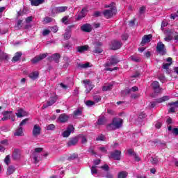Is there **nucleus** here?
I'll use <instances>...</instances> for the list:
<instances>
[{
    "mask_svg": "<svg viewBox=\"0 0 178 178\" xmlns=\"http://www.w3.org/2000/svg\"><path fill=\"white\" fill-rule=\"evenodd\" d=\"M122 126H123V119L113 118L112 122L106 125V129L108 131H112L120 129Z\"/></svg>",
    "mask_w": 178,
    "mask_h": 178,
    "instance_id": "nucleus-1",
    "label": "nucleus"
},
{
    "mask_svg": "<svg viewBox=\"0 0 178 178\" xmlns=\"http://www.w3.org/2000/svg\"><path fill=\"white\" fill-rule=\"evenodd\" d=\"M105 8H110V10H105L103 12V15L106 19H111L113 17V15H116V7L115 6V3L112 2L109 5H106Z\"/></svg>",
    "mask_w": 178,
    "mask_h": 178,
    "instance_id": "nucleus-2",
    "label": "nucleus"
},
{
    "mask_svg": "<svg viewBox=\"0 0 178 178\" xmlns=\"http://www.w3.org/2000/svg\"><path fill=\"white\" fill-rule=\"evenodd\" d=\"M156 51L159 55H166V47L162 42H159L156 47Z\"/></svg>",
    "mask_w": 178,
    "mask_h": 178,
    "instance_id": "nucleus-3",
    "label": "nucleus"
},
{
    "mask_svg": "<svg viewBox=\"0 0 178 178\" xmlns=\"http://www.w3.org/2000/svg\"><path fill=\"white\" fill-rule=\"evenodd\" d=\"M83 84L85 86L86 94H90L91 90L94 88V85L91 84V81L90 79H84L83 81Z\"/></svg>",
    "mask_w": 178,
    "mask_h": 178,
    "instance_id": "nucleus-4",
    "label": "nucleus"
},
{
    "mask_svg": "<svg viewBox=\"0 0 178 178\" xmlns=\"http://www.w3.org/2000/svg\"><path fill=\"white\" fill-rule=\"evenodd\" d=\"M83 84L85 86L86 94H90L91 90L94 88V85L91 84V81L90 79H84L83 81Z\"/></svg>",
    "mask_w": 178,
    "mask_h": 178,
    "instance_id": "nucleus-5",
    "label": "nucleus"
},
{
    "mask_svg": "<svg viewBox=\"0 0 178 178\" xmlns=\"http://www.w3.org/2000/svg\"><path fill=\"white\" fill-rule=\"evenodd\" d=\"M83 84L85 86L86 94H90L91 90L94 88V85L91 84V81L90 79H84L83 81Z\"/></svg>",
    "mask_w": 178,
    "mask_h": 178,
    "instance_id": "nucleus-6",
    "label": "nucleus"
},
{
    "mask_svg": "<svg viewBox=\"0 0 178 178\" xmlns=\"http://www.w3.org/2000/svg\"><path fill=\"white\" fill-rule=\"evenodd\" d=\"M110 158H112L114 161H120V158H122V151L115 149L110 153Z\"/></svg>",
    "mask_w": 178,
    "mask_h": 178,
    "instance_id": "nucleus-7",
    "label": "nucleus"
},
{
    "mask_svg": "<svg viewBox=\"0 0 178 178\" xmlns=\"http://www.w3.org/2000/svg\"><path fill=\"white\" fill-rule=\"evenodd\" d=\"M67 9H69V7L67 6H58V7H56L54 8L51 10V13H53V15H58L59 13H63L64 12H66V10H67Z\"/></svg>",
    "mask_w": 178,
    "mask_h": 178,
    "instance_id": "nucleus-8",
    "label": "nucleus"
},
{
    "mask_svg": "<svg viewBox=\"0 0 178 178\" xmlns=\"http://www.w3.org/2000/svg\"><path fill=\"white\" fill-rule=\"evenodd\" d=\"M47 56H48V53H44L36 56L33 58H32L31 63H38V62L42 60V59H45Z\"/></svg>",
    "mask_w": 178,
    "mask_h": 178,
    "instance_id": "nucleus-9",
    "label": "nucleus"
},
{
    "mask_svg": "<svg viewBox=\"0 0 178 178\" xmlns=\"http://www.w3.org/2000/svg\"><path fill=\"white\" fill-rule=\"evenodd\" d=\"M50 62L54 61L56 63H59V59H60V54L59 53H55L47 58Z\"/></svg>",
    "mask_w": 178,
    "mask_h": 178,
    "instance_id": "nucleus-10",
    "label": "nucleus"
},
{
    "mask_svg": "<svg viewBox=\"0 0 178 178\" xmlns=\"http://www.w3.org/2000/svg\"><path fill=\"white\" fill-rule=\"evenodd\" d=\"M151 40H152V35H145L143 37L142 41L140 42L142 47H143V45H145V44H148V42H151Z\"/></svg>",
    "mask_w": 178,
    "mask_h": 178,
    "instance_id": "nucleus-11",
    "label": "nucleus"
},
{
    "mask_svg": "<svg viewBox=\"0 0 178 178\" xmlns=\"http://www.w3.org/2000/svg\"><path fill=\"white\" fill-rule=\"evenodd\" d=\"M97 124L98 126H105L106 123H108V120L106 119V117L104 115H101L99 117L97 121Z\"/></svg>",
    "mask_w": 178,
    "mask_h": 178,
    "instance_id": "nucleus-12",
    "label": "nucleus"
},
{
    "mask_svg": "<svg viewBox=\"0 0 178 178\" xmlns=\"http://www.w3.org/2000/svg\"><path fill=\"white\" fill-rule=\"evenodd\" d=\"M32 134H33V137H37L38 136H40V134H41V127H39L38 124H35L33 126Z\"/></svg>",
    "mask_w": 178,
    "mask_h": 178,
    "instance_id": "nucleus-13",
    "label": "nucleus"
},
{
    "mask_svg": "<svg viewBox=\"0 0 178 178\" xmlns=\"http://www.w3.org/2000/svg\"><path fill=\"white\" fill-rule=\"evenodd\" d=\"M74 131V127L73 125H69L67 130L63 132V137H69L72 134V131Z\"/></svg>",
    "mask_w": 178,
    "mask_h": 178,
    "instance_id": "nucleus-14",
    "label": "nucleus"
},
{
    "mask_svg": "<svg viewBox=\"0 0 178 178\" xmlns=\"http://www.w3.org/2000/svg\"><path fill=\"white\" fill-rule=\"evenodd\" d=\"M95 51L93 52L95 54H101L102 52V49L101 47H102V43L101 42H96L95 44Z\"/></svg>",
    "mask_w": 178,
    "mask_h": 178,
    "instance_id": "nucleus-15",
    "label": "nucleus"
},
{
    "mask_svg": "<svg viewBox=\"0 0 178 178\" xmlns=\"http://www.w3.org/2000/svg\"><path fill=\"white\" fill-rule=\"evenodd\" d=\"M81 30L85 33H91L92 26L90 24H85L81 26Z\"/></svg>",
    "mask_w": 178,
    "mask_h": 178,
    "instance_id": "nucleus-16",
    "label": "nucleus"
},
{
    "mask_svg": "<svg viewBox=\"0 0 178 178\" xmlns=\"http://www.w3.org/2000/svg\"><path fill=\"white\" fill-rule=\"evenodd\" d=\"M152 88H153L154 92H161V86H159V82L154 81L152 83Z\"/></svg>",
    "mask_w": 178,
    "mask_h": 178,
    "instance_id": "nucleus-17",
    "label": "nucleus"
},
{
    "mask_svg": "<svg viewBox=\"0 0 178 178\" xmlns=\"http://www.w3.org/2000/svg\"><path fill=\"white\" fill-rule=\"evenodd\" d=\"M77 143H79V138L77 136L71 138L67 143V147H72L73 145H76Z\"/></svg>",
    "mask_w": 178,
    "mask_h": 178,
    "instance_id": "nucleus-18",
    "label": "nucleus"
},
{
    "mask_svg": "<svg viewBox=\"0 0 178 178\" xmlns=\"http://www.w3.org/2000/svg\"><path fill=\"white\" fill-rule=\"evenodd\" d=\"M118 62H119V60H118V58H115V56H112L111 58L109 60V61L106 63L105 66H106L107 67H109V66L116 65Z\"/></svg>",
    "mask_w": 178,
    "mask_h": 178,
    "instance_id": "nucleus-19",
    "label": "nucleus"
},
{
    "mask_svg": "<svg viewBox=\"0 0 178 178\" xmlns=\"http://www.w3.org/2000/svg\"><path fill=\"white\" fill-rule=\"evenodd\" d=\"M21 156V154H20V149H15L13 152V155H12V158L14 161H17L19 160V159Z\"/></svg>",
    "mask_w": 178,
    "mask_h": 178,
    "instance_id": "nucleus-20",
    "label": "nucleus"
},
{
    "mask_svg": "<svg viewBox=\"0 0 178 178\" xmlns=\"http://www.w3.org/2000/svg\"><path fill=\"white\" fill-rule=\"evenodd\" d=\"M122 47V42L120 41L114 40L111 42V49L116 51V49H119Z\"/></svg>",
    "mask_w": 178,
    "mask_h": 178,
    "instance_id": "nucleus-21",
    "label": "nucleus"
},
{
    "mask_svg": "<svg viewBox=\"0 0 178 178\" xmlns=\"http://www.w3.org/2000/svg\"><path fill=\"white\" fill-rule=\"evenodd\" d=\"M17 118H23L24 116H27L29 115L27 112H26L23 108H19L17 110V112L15 113Z\"/></svg>",
    "mask_w": 178,
    "mask_h": 178,
    "instance_id": "nucleus-22",
    "label": "nucleus"
},
{
    "mask_svg": "<svg viewBox=\"0 0 178 178\" xmlns=\"http://www.w3.org/2000/svg\"><path fill=\"white\" fill-rule=\"evenodd\" d=\"M39 76H40V72L38 71L32 72L29 74V77L31 80H37V79H38Z\"/></svg>",
    "mask_w": 178,
    "mask_h": 178,
    "instance_id": "nucleus-23",
    "label": "nucleus"
},
{
    "mask_svg": "<svg viewBox=\"0 0 178 178\" xmlns=\"http://www.w3.org/2000/svg\"><path fill=\"white\" fill-rule=\"evenodd\" d=\"M60 123H66L69 120V117L65 113L60 114L58 118Z\"/></svg>",
    "mask_w": 178,
    "mask_h": 178,
    "instance_id": "nucleus-24",
    "label": "nucleus"
},
{
    "mask_svg": "<svg viewBox=\"0 0 178 178\" xmlns=\"http://www.w3.org/2000/svg\"><path fill=\"white\" fill-rule=\"evenodd\" d=\"M22 55H23V54H22V52L20 51L15 53V56L12 59V62H13L14 63H16V62H19V60H20V58H22Z\"/></svg>",
    "mask_w": 178,
    "mask_h": 178,
    "instance_id": "nucleus-25",
    "label": "nucleus"
},
{
    "mask_svg": "<svg viewBox=\"0 0 178 178\" xmlns=\"http://www.w3.org/2000/svg\"><path fill=\"white\" fill-rule=\"evenodd\" d=\"M10 113H12V111H6L3 113V118H1V120H9L10 119Z\"/></svg>",
    "mask_w": 178,
    "mask_h": 178,
    "instance_id": "nucleus-26",
    "label": "nucleus"
},
{
    "mask_svg": "<svg viewBox=\"0 0 178 178\" xmlns=\"http://www.w3.org/2000/svg\"><path fill=\"white\" fill-rule=\"evenodd\" d=\"M56 101H58V95H55L54 96H52L49 99L47 103L49 104V105H50V106H52V105H54V104H55Z\"/></svg>",
    "mask_w": 178,
    "mask_h": 178,
    "instance_id": "nucleus-27",
    "label": "nucleus"
},
{
    "mask_svg": "<svg viewBox=\"0 0 178 178\" xmlns=\"http://www.w3.org/2000/svg\"><path fill=\"white\" fill-rule=\"evenodd\" d=\"M76 51L80 54H83V52H84L85 51H88V46L84 45V46L76 47Z\"/></svg>",
    "mask_w": 178,
    "mask_h": 178,
    "instance_id": "nucleus-28",
    "label": "nucleus"
},
{
    "mask_svg": "<svg viewBox=\"0 0 178 178\" xmlns=\"http://www.w3.org/2000/svg\"><path fill=\"white\" fill-rule=\"evenodd\" d=\"M32 6H38L39 5H41L42 3H44V1L45 0H30Z\"/></svg>",
    "mask_w": 178,
    "mask_h": 178,
    "instance_id": "nucleus-29",
    "label": "nucleus"
},
{
    "mask_svg": "<svg viewBox=\"0 0 178 178\" xmlns=\"http://www.w3.org/2000/svg\"><path fill=\"white\" fill-rule=\"evenodd\" d=\"M14 136L22 137L23 136V127H19L14 133Z\"/></svg>",
    "mask_w": 178,
    "mask_h": 178,
    "instance_id": "nucleus-30",
    "label": "nucleus"
},
{
    "mask_svg": "<svg viewBox=\"0 0 178 178\" xmlns=\"http://www.w3.org/2000/svg\"><path fill=\"white\" fill-rule=\"evenodd\" d=\"M8 59H9L8 54L0 50V62L2 60H8Z\"/></svg>",
    "mask_w": 178,
    "mask_h": 178,
    "instance_id": "nucleus-31",
    "label": "nucleus"
},
{
    "mask_svg": "<svg viewBox=\"0 0 178 178\" xmlns=\"http://www.w3.org/2000/svg\"><path fill=\"white\" fill-rule=\"evenodd\" d=\"M8 59H9L8 54L0 50V62L2 60H8Z\"/></svg>",
    "mask_w": 178,
    "mask_h": 178,
    "instance_id": "nucleus-32",
    "label": "nucleus"
},
{
    "mask_svg": "<svg viewBox=\"0 0 178 178\" xmlns=\"http://www.w3.org/2000/svg\"><path fill=\"white\" fill-rule=\"evenodd\" d=\"M165 101H169L168 96H164L161 98H159L156 99V102H157V104H162V102H165Z\"/></svg>",
    "mask_w": 178,
    "mask_h": 178,
    "instance_id": "nucleus-33",
    "label": "nucleus"
},
{
    "mask_svg": "<svg viewBox=\"0 0 178 178\" xmlns=\"http://www.w3.org/2000/svg\"><path fill=\"white\" fill-rule=\"evenodd\" d=\"M61 22L63 24L67 25L70 23V19H69V15H65L61 19Z\"/></svg>",
    "mask_w": 178,
    "mask_h": 178,
    "instance_id": "nucleus-34",
    "label": "nucleus"
},
{
    "mask_svg": "<svg viewBox=\"0 0 178 178\" xmlns=\"http://www.w3.org/2000/svg\"><path fill=\"white\" fill-rule=\"evenodd\" d=\"M15 170H16L15 167L13 165H10L7 169V175H13V173H15Z\"/></svg>",
    "mask_w": 178,
    "mask_h": 178,
    "instance_id": "nucleus-35",
    "label": "nucleus"
},
{
    "mask_svg": "<svg viewBox=\"0 0 178 178\" xmlns=\"http://www.w3.org/2000/svg\"><path fill=\"white\" fill-rule=\"evenodd\" d=\"M73 115L74 118H77V116H81V115H83V111L80 108H78L74 111Z\"/></svg>",
    "mask_w": 178,
    "mask_h": 178,
    "instance_id": "nucleus-36",
    "label": "nucleus"
},
{
    "mask_svg": "<svg viewBox=\"0 0 178 178\" xmlns=\"http://www.w3.org/2000/svg\"><path fill=\"white\" fill-rule=\"evenodd\" d=\"M167 62L163 65V67H169L172 63V58L169 57L167 58Z\"/></svg>",
    "mask_w": 178,
    "mask_h": 178,
    "instance_id": "nucleus-37",
    "label": "nucleus"
},
{
    "mask_svg": "<svg viewBox=\"0 0 178 178\" xmlns=\"http://www.w3.org/2000/svg\"><path fill=\"white\" fill-rule=\"evenodd\" d=\"M129 175V173H127V172L126 171H121L118 173V178H126L127 177V175Z\"/></svg>",
    "mask_w": 178,
    "mask_h": 178,
    "instance_id": "nucleus-38",
    "label": "nucleus"
},
{
    "mask_svg": "<svg viewBox=\"0 0 178 178\" xmlns=\"http://www.w3.org/2000/svg\"><path fill=\"white\" fill-rule=\"evenodd\" d=\"M113 87V85L109 83L108 85L104 86L102 90L103 91H110V90H112Z\"/></svg>",
    "mask_w": 178,
    "mask_h": 178,
    "instance_id": "nucleus-39",
    "label": "nucleus"
},
{
    "mask_svg": "<svg viewBox=\"0 0 178 178\" xmlns=\"http://www.w3.org/2000/svg\"><path fill=\"white\" fill-rule=\"evenodd\" d=\"M77 158H79V155L76 153H74L68 156L67 161H74V159H77Z\"/></svg>",
    "mask_w": 178,
    "mask_h": 178,
    "instance_id": "nucleus-40",
    "label": "nucleus"
},
{
    "mask_svg": "<svg viewBox=\"0 0 178 178\" xmlns=\"http://www.w3.org/2000/svg\"><path fill=\"white\" fill-rule=\"evenodd\" d=\"M78 67H92V65L87 62L85 64H78Z\"/></svg>",
    "mask_w": 178,
    "mask_h": 178,
    "instance_id": "nucleus-41",
    "label": "nucleus"
},
{
    "mask_svg": "<svg viewBox=\"0 0 178 178\" xmlns=\"http://www.w3.org/2000/svg\"><path fill=\"white\" fill-rule=\"evenodd\" d=\"M53 20L54 19H52L50 17H45L43 19V22H44V24H47L48 23H51V22H52Z\"/></svg>",
    "mask_w": 178,
    "mask_h": 178,
    "instance_id": "nucleus-42",
    "label": "nucleus"
},
{
    "mask_svg": "<svg viewBox=\"0 0 178 178\" xmlns=\"http://www.w3.org/2000/svg\"><path fill=\"white\" fill-rule=\"evenodd\" d=\"M30 120V118H25L20 123H19V127H22V126H26L27 124V122Z\"/></svg>",
    "mask_w": 178,
    "mask_h": 178,
    "instance_id": "nucleus-43",
    "label": "nucleus"
},
{
    "mask_svg": "<svg viewBox=\"0 0 178 178\" xmlns=\"http://www.w3.org/2000/svg\"><path fill=\"white\" fill-rule=\"evenodd\" d=\"M150 162L152 163V165H156L159 161L158 160V157H152Z\"/></svg>",
    "mask_w": 178,
    "mask_h": 178,
    "instance_id": "nucleus-44",
    "label": "nucleus"
},
{
    "mask_svg": "<svg viewBox=\"0 0 178 178\" xmlns=\"http://www.w3.org/2000/svg\"><path fill=\"white\" fill-rule=\"evenodd\" d=\"M91 173L92 175H97V173H98V170H97V165L92 166Z\"/></svg>",
    "mask_w": 178,
    "mask_h": 178,
    "instance_id": "nucleus-45",
    "label": "nucleus"
},
{
    "mask_svg": "<svg viewBox=\"0 0 178 178\" xmlns=\"http://www.w3.org/2000/svg\"><path fill=\"white\" fill-rule=\"evenodd\" d=\"M101 169L103 170H105L106 172H109V165L108 164H104V165H102Z\"/></svg>",
    "mask_w": 178,
    "mask_h": 178,
    "instance_id": "nucleus-46",
    "label": "nucleus"
},
{
    "mask_svg": "<svg viewBox=\"0 0 178 178\" xmlns=\"http://www.w3.org/2000/svg\"><path fill=\"white\" fill-rule=\"evenodd\" d=\"M164 34L167 37H172V31L170 29H168L165 31Z\"/></svg>",
    "mask_w": 178,
    "mask_h": 178,
    "instance_id": "nucleus-47",
    "label": "nucleus"
},
{
    "mask_svg": "<svg viewBox=\"0 0 178 178\" xmlns=\"http://www.w3.org/2000/svg\"><path fill=\"white\" fill-rule=\"evenodd\" d=\"M86 105L87 106H92V105H95V102H94L91 100H88L86 102Z\"/></svg>",
    "mask_w": 178,
    "mask_h": 178,
    "instance_id": "nucleus-48",
    "label": "nucleus"
},
{
    "mask_svg": "<svg viewBox=\"0 0 178 178\" xmlns=\"http://www.w3.org/2000/svg\"><path fill=\"white\" fill-rule=\"evenodd\" d=\"M163 71L167 74H170V73H172V70L169 67H163Z\"/></svg>",
    "mask_w": 178,
    "mask_h": 178,
    "instance_id": "nucleus-49",
    "label": "nucleus"
},
{
    "mask_svg": "<svg viewBox=\"0 0 178 178\" xmlns=\"http://www.w3.org/2000/svg\"><path fill=\"white\" fill-rule=\"evenodd\" d=\"M131 91H133L134 92H136V91H138V87L137 86H134L132 87L131 89H129L127 92L128 94H129V92Z\"/></svg>",
    "mask_w": 178,
    "mask_h": 178,
    "instance_id": "nucleus-50",
    "label": "nucleus"
},
{
    "mask_svg": "<svg viewBox=\"0 0 178 178\" xmlns=\"http://www.w3.org/2000/svg\"><path fill=\"white\" fill-rule=\"evenodd\" d=\"M97 141H104L105 140V136L100 135L96 138Z\"/></svg>",
    "mask_w": 178,
    "mask_h": 178,
    "instance_id": "nucleus-51",
    "label": "nucleus"
},
{
    "mask_svg": "<svg viewBox=\"0 0 178 178\" xmlns=\"http://www.w3.org/2000/svg\"><path fill=\"white\" fill-rule=\"evenodd\" d=\"M47 130H55V125L54 124L47 125Z\"/></svg>",
    "mask_w": 178,
    "mask_h": 178,
    "instance_id": "nucleus-52",
    "label": "nucleus"
},
{
    "mask_svg": "<svg viewBox=\"0 0 178 178\" xmlns=\"http://www.w3.org/2000/svg\"><path fill=\"white\" fill-rule=\"evenodd\" d=\"M139 119H145L147 118V114L145 113L142 112L138 115Z\"/></svg>",
    "mask_w": 178,
    "mask_h": 178,
    "instance_id": "nucleus-53",
    "label": "nucleus"
},
{
    "mask_svg": "<svg viewBox=\"0 0 178 178\" xmlns=\"http://www.w3.org/2000/svg\"><path fill=\"white\" fill-rule=\"evenodd\" d=\"M70 37H72V35H70V33H69V32H66L64 34V39L65 40H69V39H70Z\"/></svg>",
    "mask_w": 178,
    "mask_h": 178,
    "instance_id": "nucleus-54",
    "label": "nucleus"
},
{
    "mask_svg": "<svg viewBox=\"0 0 178 178\" xmlns=\"http://www.w3.org/2000/svg\"><path fill=\"white\" fill-rule=\"evenodd\" d=\"M139 13H140V15H144V13H145V6H142L140 8Z\"/></svg>",
    "mask_w": 178,
    "mask_h": 178,
    "instance_id": "nucleus-55",
    "label": "nucleus"
},
{
    "mask_svg": "<svg viewBox=\"0 0 178 178\" xmlns=\"http://www.w3.org/2000/svg\"><path fill=\"white\" fill-rule=\"evenodd\" d=\"M93 99L95 101V102H99V101H101V96L95 95V96H93Z\"/></svg>",
    "mask_w": 178,
    "mask_h": 178,
    "instance_id": "nucleus-56",
    "label": "nucleus"
},
{
    "mask_svg": "<svg viewBox=\"0 0 178 178\" xmlns=\"http://www.w3.org/2000/svg\"><path fill=\"white\" fill-rule=\"evenodd\" d=\"M87 12H88V10L87 9V8H83L82 10H81V14L83 15V16H86V15H87Z\"/></svg>",
    "mask_w": 178,
    "mask_h": 178,
    "instance_id": "nucleus-57",
    "label": "nucleus"
},
{
    "mask_svg": "<svg viewBox=\"0 0 178 178\" xmlns=\"http://www.w3.org/2000/svg\"><path fill=\"white\" fill-rule=\"evenodd\" d=\"M5 163L7 165H9V162H10V156L9 155H7L4 159Z\"/></svg>",
    "mask_w": 178,
    "mask_h": 178,
    "instance_id": "nucleus-58",
    "label": "nucleus"
},
{
    "mask_svg": "<svg viewBox=\"0 0 178 178\" xmlns=\"http://www.w3.org/2000/svg\"><path fill=\"white\" fill-rule=\"evenodd\" d=\"M0 144L1 145H8V139H5V140H1L0 141Z\"/></svg>",
    "mask_w": 178,
    "mask_h": 178,
    "instance_id": "nucleus-59",
    "label": "nucleus"
},
{
    "mask_svg": "<svg viewBox=\"0 0 178 178\" xmlns=\"http://www.w3.org/2000/svg\"><path fill=\"white\" fill-rule=\"evenodd\" d=\"M166 26H168V22L163 21L161 22V30L163 31V29H165V27H166Z\"/></svg>",
    "mask_w": 178,
    "mask_h": 178,
    "instance_id": "nucleus-60",
    "label": "nucleus"
},
{
    "mask_svg": "<svg viewBox=\"0 0 178 178\" xmlns=\"http://www.w3.org/2000/svg\"><path fill=\"white\" fill-rule=\"evenodd\" d=\"M106 178H113V175H112V173H111V172H107L106 175H105Z\"/></svg>",
    "mask_w": 178,
    "mask_h": 178,
    "instance_id": "nucleus-61",
    "label": "nucleus"
},
{
    "mask_svg": "<svg viewBox=\"0 0 178 178\" xmlns=\"http://www.w3.org/2000/svg\"><path fill=\"white\" fill-rule=\"evenodd\" d=\"M168 105H170V106H175L176 108H178V101L169 103Z\"/></svg>",
    "mask_w": 178,
    "mask_h": 178,
    "instance_id": "nucleus-62",
    "label": "nucleus"
},
{
    "mask_svg": "<svg viewBox=\"0 0 178 178\" xmlns=\"http://www.w3.org/2000/svg\"><path fill=\"white\" fill-rule=\"evenodd\" d=\"M127 152H128L129 155H133L134 156V154H136L133 149H129L127 150Z\"/></svg>",
    "mask_w": 178,
    "mask_h": 178,
    "instance_id": "nucleus-63",
    "label": "nucleus"
},
{
    "mask_svg": "<svg viewBox=\"0 0 178 178\" xmlns=\"http://www.w3.org/2000/svg\"><path fill=\"white\" fill-rule=\"evenodd\" d=\"M159 80H160V81L161 83H165V76L163 75H160L159 77H158Z\"/></svg>",
    "mask_w": 178,
    "mask_h": 178,
    "instance_id": "nucleus-64",
    "label": "nucleus"
}]
</instances>
